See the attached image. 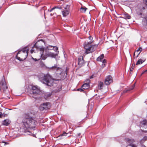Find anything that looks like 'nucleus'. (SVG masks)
<instances>
[{
  "mask_svg": "<svg viewBox=\"0 0 147 147\" xmlns=\"http://www.w3.org/2000/svg\"><path fill=\"white\" fill-rule=\"evenodd\" d=\"M26 118L22 121L23 126L24 128L34 129L37 124L35 119L32 117H25Z\"/></svg>",
  "mask_w": 147,
  "mask_h": 147,
  "instance_id": "obj_1",
  "label": "nucleus"
},
{
  "mask_svg": "<svg viewBox=\"0 0 147 147\" xmlns=\"http://www.w3.org/2000/svg\"><path fill=\"white\" fill-rule=\"evenodd\" d=\"M39 79L40 81L47 86H51L53 85V80L49 74H42L40 76Z\"/></svg>",
  "mask_w": 147,
  "mask_h": 147,
  "instance_id": "obj_2",
  "label": "nucleus"
},
{
  "mask_svg": "<svg viewBox=\"0 0 147 147\" xmlns=\"http://www.w3.org/2000/svg\"><path fill=\"white\" fill-rule=\"evenodd\" d=\"M30 46L24 48L19 51L16 56V59L20 61H23L26 58L28 53Z\"/></svg>",
  "mask_w": 147,
  "mask_h": 147,
  "instance_id": "obj_3",
  "label": "nucleus"
},
{
  "mask_svg": "<svg viewBox=\"0 0 147 147\" xmlns=\"http://www.w3.org/2000/svg\"><path fill=\"white\" fill-rule=\"evenodd\" d=\"M92 41H91L89 42H85L83 45L84 48L85 50V54H87L93 52L97 47L96 45H92Z\"/></svg>",
  "mask_w": 147,
  "mask_h": 147,
  "instance_id": "obj_4",
  "label": "nucleus"
},
{
  "mask_svg": "<svg viewBox=\"0 0 147 147\" xmlns=\"http://www.w3.org/2000/svg\"><path fill=\"white\" fill-rule=\"evenodd\" d=\"M41 93V91L39 87L35 86H32L30 93L33 98H36L37 97V96L40 94Z\"/></svg>",
  "mask_w": 147,
  "mask_h": 147,
  "instance_id": "obj_5",
  "label": "nucleus"
},
{
  "mask_svg": "<svg viewBox=\"0 0 147 147\" xmlns=\"http://www.w3.org/2000/svg\"><path fill=\"white\" fill-rule=\"evenodd\" d=\"M43 53L44 52H42L41 53H40V58L44 60H45L48 57L54 58L57 55L56 54L49 52L48 51L46 50H45V53L44 55Z\"/></svg>",
  "mask_w": 147,
  "mask_h": 147,
  "instance_id": "obj_6",
  "label": "nucleus"
},
{
  "mask_svg": "<svg viewBox=\"0 0 147 147\" xmlns=\"http://www.w3.org/2000/svg\"><path fill=\"white\" fill-rule=\"evenodd\" d=\"M45 44L43 40L41 39L38 40L36 43L34 44V45L36 47L37 49H39L40 52H44L45 49L42 47L43 45Z\"/></svg>",
  "mask_w": 147,
  "mask_h": 147,
  "instance_id": "obj_7",
  "label": "nucleus"
},
{
  "mask_svg": "<svg viewBox=\"0 0 147 147\" xmlns=\"http://www.w3.org/2000/svg\"><path fill=\"white\" fill-rule=\"evenodd\" d=\"M49 69H50L56 70L57 71V72H56V74H57L59 77L61 78L62 77L61 76H59V75H61V74L63 75L64 74V72L63 71V69L57 67L56 65H55L54 66L50 67Z\"/></svg>",
  "mask_w": 147,
  "mask_h": 147,
  "instance_id": "obj_8",
  "label": "nucleus"
},
{
  "mask_svg": "<svg viewBox=\"0 0 147 147\" xmlns=\"http://www.w3.org/2000/svg\"><path fill=\"white\" fill-rule=\"evenodd\" d=\"M70 5H67L64 9H62L61 10L63 17H65L68 15L70 12Z\"/></svg>",
  "mask_w": 147,
  "mask_h": 147,
  "instance_id": "obj_9",
  "label": "nucleus"
},
{
  "mask_svg": "<svg viewBox=\"0 0 147 147\" xmlns=\"http://www.w3.org/2000/svg\"><path fill=\"white\" fill-rule=\"evenodd\" d=\"M7 88V86L4 79H2L0 82V90H2L4 91Z\"/></svg>",
  "mask_w": 147,
  "mask_h": 147,
  "instance_id": "obj_10",
  "label": "nucleus"
},
{
  "mask_svg": "<svg viewBox=\"0 0 147 147\" xmlns=\"http://www.w3.org/2000/svg\"><path fill=\"white\" fill-rule=\"evenodd\" d=\"M50 107V105L49 103H44L40 105V109L43 110L44 109H47Z\"/></svg>",
  "mask_w": 147,
  "mask_h": 147,
  "instance_id": "obj_11",
  "label": "nucleus"
},
{
  "mask_svg": "<svg viewBox=\"0 0 147 147\" xmlns=\"http://www.w3.org/2000/svg\"><path fill=\"white\" fill-rule=\"evenodd\" d=\"M113 82L112 78L110 76H107L105 78V83L106 85H109Z\"/></svg>",
  "mask_w": 147,
  "mask_h": 147,
  "instance_id": "obj_12",
  "label": "nucleus"
},
{
  "mask_svg": "<svg viewBox=\"0 0 147 147\" xmlns=\"http://www.w3.org/2000/svg\"><path fill=\"white\" fill-rule=\"evenodd\" d=\"M85 63L83 57H80L78 58V64L80 66H82Z\"/></svg>",
  "mask_w": 147,
  "mask_h": 147,
  "instance_id": "obj_13",
  "label": "nucleus"
},
{
  "mask_svg": "<svg viewBox=\"0 0 147 147\" xmlns=\"http://www.w3.org/2000/svg\"><path fill=\"white\" fill-rule=\"evenodd\" d=\"M140 125L141 127H144L145 129H147V121L144 120L141 122Z\"/></svg>",
  "mask_w": 147,
  "mask_h": 147,
  "instance_id": "obj_14",
  "label": "nucleus"
},
{
  "mask_svg": "<svg viewBox=\"0 0 147 147\" xmlns=\"http://www.w3.org/2000/svg\"><path fill=\"white\" fill-rule=\"evenodd\" d=\"M146 58L145 57H142L137 61L136 63V65H138L142 63L146 60Z\"/></svg>",
  "mask_w": 147,
  "mask_h": 147,
  "instance_id": "obj_15",
  "label": "nucleus"
},
{
  "mask_svg": "<svg viewBox=\"0 0 147 147\" xmlns=\"http://www.w3.org/2000/svg\"><path fill=\"white\" fill-rule=\"evenodd\" d=\"M123 18L125 19H130L131 18L130 16L126 13H125L122 14Z\"/></svg>",
  "mask_w": 147,
  "mask_h": 147,
  "instance_id": "obj_16",
  "label": "nucleus"
},
{
  "mask_svg": "<svg viewBox=\"0 0 147 147\" xmlns=\"http://www.w3.org/2000/svg\"><path fill=\"white\" fill-rule=\"evenodd\" d=\"M90 86L88 83H85L82 86V87L84 89H87L89 88Z\"/></svg>",
  "mask_w": 147,
  "mask_h": 147,
  "instance_id": "obj_17",
  "label": "nucleus"
},
{
  "mask_svg": "<svg viewBox=\"0 0 147 147\" xmlns=\"http://www.w3.org/2000/svg\"><path fill=\"white\" fill-rule=\"evenodd\" d=\"M142 50V49L141 47H139L138 49L134 53V55L135 54H137V57H138V55L140 54Z\"/></svg>",
  "mask_w": 147,
  "mask_h": 147,
  "instance_id": "obj_18",
  "label": "nucleus"
},
{
  "mask_svg": "<svg viewBox=\"0 0 147 147\" xmlns=\"http://www.w3.org/2000/svg\"><path fill=\"white\" fill-rule=\"evenodd\" d=\"M104 86L103 82L101 81H99L98 82V89L99 90H101L102 88Z\"/></svg>",
  "mask_w": 147,
  "mask_h": 147,
  "instance_id": "obj_19",
  "label": "nucleus"
},
{
  "mask_svg": "<svg viewBox=\"0 0 147 147\" xmlns=\"http://www.w3.org/2000/svg\"><path fill=\"white\" fill-rule=\"evenodd\" d=\"M11 121L8 119H7L4 120L3 122V124L6 126L8 125L10 123Z\"/></svg>",
  "mask_w": 147,
  "mask_h": 147,
  "instance_id": "obj_20",
  "label": "nucleus"
},
{
  "mask_svg": "<svg viewBox=\"0 0 147 147\" xmlns=\"http://www.w3.org/2000/svg\"><path fill=\"white\" fill-rule=\"evenodd\" d=\"M54 46H53L51 45H49L46 48L45 50L49 51V50H53L54 49Z\"/></svg>",
  "mask_w": 147,
  "mask_h": 147,
  "instance_id": "obj_21",
  "label": "nucleus"
},
{
  "mask_svg": "<svg viewBox=\"0 0 147 147\" xmlns=\"http://www.w3.org/2000/svg\"><path fill=\"white\" fill-rule=\"evenodd\" d=\"M125 140L126 142L130 144H132L134 142V141L133 139H129V138L126 139Z\"/></svg>",
  "mask_w": 147,
  "mask_h": 147,
  "instance_id": "obj_22",
  "label": "nucleus"
},
{
  "mask_svg": "<svg viewBox=\"0 0 147 147\" xmlns=\"http://www.w3.org/2000/svg\"><path fill=\"white\" fill-rule=\"evenodd\" d=\"M104 57V55L102 54L97 58V60L98 61H101V60Z\"/></svg>",
  "mask_w": 147,
  "mask_h": 147,
  "instance_id": "obj_23",
  "label": "nucleus"
},
{
  "mask_svg": "<svg viewBox=\"0 0 147 147\" xmlns=\"http://www.w3.org/2000/svg\"><path fill=\"white\" fill-rule=\"evenodd\" d=\"M137 13L139 16H142V10L139 9H137Z\"/></svg>",
  "mask_w": 147,
  "mask_h": 147,
  "instance_id": "obj_24",
  "label": "nucleus"
},
{
  "mask_svg": "<svg viewBox=\"0 0 147 147\" xmlns=\"http://www.w3.org/2000/svg\"><path fill=\"white\" fill-rule=\"evenodd\" d=\"M32 48L30 50V53H33L35 52L34 51L35 50V49H37L36 48V47L34 45V46L32 47Z\"/></svg>",
  "mask_w": 147,
  "mask_h": 147,
  "instance_id": "obj_25",
  "label": "nucleus"
},
{
  "mask_svg": "<svg viewBox=\"0 0 147 147\" xmlns=\"http://www.w3.org/2000/svg\"><path fill=\"white\" fill-rule=\"evenodd\" d=\"M87 8L86 7H82L80 9V11L82 12H85Z\"/></svg>",
  "mask_w": 147,
  "mask_h": 147,
  "instance_id": "obj_26",
  "label": "nucleus"
},
{
  "mask_svg": "<svg viewBox=\"0 0 147 147\" xmlns=\"http://www.w3.org/2000/svg\"><path fill=\"white\" fill-rule=\"evenodd\" d=\"M51 95V93H47L46 94L45 96V98L46 99L48 97H50Z\"/></svg>",
  "mask_w": 147,
  "mask_h": 147,
  "instance_id": "obj_27",
  "label": "nucleus"
},
{
  "mask_svg": "<svg viewBox=\"0 0 147 147\" xmlns=\"http://www.w3.org/2000/svg\"><path fill=\"white\" fill-rule=\"evenodd\" d=\"M40 64V66L42 67H44L45 66V65L42 62H41Z\"/></svg>",
  "mask_w": 147,
  "mask_h": 147,
  "instance_id": "obj_28",
  "label": "nucleus"
},
{
  "mask_svg": "<svg viewBox=\"0 0 147 147\" xmlns=\"http://www.w3.org/2000/svg\"><path fill=\"white\" fill-rule=\"evenodd\" d=\"M54 8H55V9L57 8V9H61L62 10V7L60 5H58V6H55V7H54Z\"/></svg>",
  "mask_w": 147,
  "mask_h": 147,
  "instance_id": "obj_29",
  "label": "nucleus"
},
{
  "mask_svg": "<svg viewBox=\"0 0 147 147\" xmlns=\"http://www.w3.org/2000/svg\"><path fill=\"white\" fill-rule=\"evenodd\" d=\"M27 134H28V135H32V136H33V137H34L35 136V135L34 134H32L30 131H28L27 132Z\"/></svg>",
  "mask_w": 147,
  "mask_h": 147,
  "instance_id": "obj_30",
  "label": "nucleus"
},
{
  "mask_svg": "<svg viewBox=\"0 0 147 147\" xmlns=\"http://www.w3.org/2000/svg\"><path fill=\"white\" fill-rule=\"evenodd\" d=\"M85 82H86V83H88L89 84L90 81L89 79H87L85 80Z\"/></svg>",
  "mask_w": 147,
  "mask_h": 147,
  "instance_id": "obj_31",
  "label": "nucleus"
},
{
  "mask_svg": "<svg viewBox=\"0 0 147 147\" xmlns=\"http://www.w3.org/2000/svg\"><path fill=\"white\" fill-rule=\"evenodd\" d=\"M144 1L146 5V7L147 8V0H144Z\"/></svg>",
  "mask_w": 147,
  "mask_h": 147,
  "instance_id": "obj_32",
  "label": "nucleus"
},
{
  "mask_svg": "<svg viewBox=\"0 0 147 147\" xmlns=\"http://www.w3.org/2000/svg\"><path fill=\"white\" fill-rule=\"evenodd\" d=\"M83 89H82V88H79V89H77V90L78 91H80L81 92H82L83 91Z\"/></svg>",
  "mask_w": 147,
  "mask_h": 147,
  "instance_id": "obj_33",
  "label": "nucleus"
},
{
  "mask_svg": "<svg viewBox=\"0 0 147 147\" xmlns=\"http://www.w3.org/2000/svg\"><path fill=\"white\" fill-rule=\"evenodd\" d=\"M106 63V61L105 59H104L102 61V63L105 64Z\"/></svg>",
  "mask_w": 147,
  "mask_h": 147,
  "instance_id": "obj_34",
  "label": "nucleus"
},
{
  "mask_svg": "<svg viewBox=\"0 0 147 147\" xmlns=\"http://www.w3.org/2000/svg\"><path fill=\"white\" fill-rule=\"evenodd\" d=\"M67 134L66 133L64 132L62 134H61V135L63 136H66Z\"/></svg>",
  "mask_w": 147,
  "mask_h": 147,
  "instance_id": "obj_35",
  "label": "nucleus"
},
{
  "mask_svg": "<svg viewBox=\"0 0 147 147\" xmlns=\"http://www.w3.org/2000/svg\"><path fill=\"white\" fill-rule=\"evenodd\" d=\"M134 86H135V85H134V84L132 86V87L129 90H132V89H133Z\"/></svg>",
  "mask_w": 147,
  "mask_h": 147,
  "instance_id": "obj_36",
  "label": "nucleus"
},
{
  "mask_svg": "<svg viewBox=\"0 0 147 147\" xmlns=\"http://www.w3.org/2000/svg\"><path fill=\"white\" fill-rule=\"evenodd\" d=\"M54 48H55V51H56L58 50V48L56 47H54Z\"/></svg>",
  "mask_w": 147,
  "mask_h": 147,
  "instance_id": "obj_37",
  "label": "nucleus"
},
{
  "mask_svg": "<svg viewBox=\"0 0 147 147\" xmlns=\"http://www.w3.org/2000/svg\"><path fill=\"white\" fill-rule=\"evenodd\" d=\"M89 39L90 40H92V36H90L89 37ZM91 41H92L91 40Z\"/></svg>",
  "mask_w": 147,
  "mask_h": 147,
  "instance_id": "obj_38",
  "label": "nucleus"
},
{
  "mask_svg": "<svg viewBox=\"0 0 147 147\" xmlns=\"http://www.w3.org/2000/svg\"><path fill=\"white\" fill-rule=\"evenodd\" d=\"M61 88H59L58 90H56L55 91V92H57L59 91H60L61 90Z\"/></svg>",
  "mask_w": 147,
  "mask_h": 147,
  "instance_id": "obj_39",
  "label": "nucleus"
},
{
  "mask_svg": "<svg viewBox=\"0 0 147 147\" xmlns=\"http://www.w3.org/2000/svg\"><path fill=\"white\" fill-rule=\"evenodd\" d=\"M105 65V64H102V68L104 67Z\"/></svg>",
  "mask_w": 147,
  "mask_h": 147,
  "instance_id": "obj_40",
  "label": "nucleus"
},
{
  "mask_svg": "<svg viewBox=\"0 0 147 147\" xmlns=\"http://www.w3.org/2000/svg\"><path fill=\"white\" fill-rule=\"evenodd\" d=\"M55 9V8H54V7H53L52 8L50 11H49L50 12H51L52 11V10H54V9Z\"/></svg>",
  "mask_w": 147,
  "mask_h": 147,
  "instance_id": "obj_41",
  "label": "nucleus"
},
{
  "mask_svg": "<svg viewBox=\"0 0 147 147\" xmlns=\"http://www.w3.org/2000/svg\"><path fill=\"white\" fill-rule=\"evenodd\" d=\"M132 147H137V146L134 144H132L131 145Z\"/></svg>",
  "mask_w": 147,
  "mask_h": 147,
  "instance_id": "obj_42",
  "label": "nucleus"
},
{
  "mask_svg": "<svg viewBox=\"0 0 147 147\" xmlns=\"http://www.w3.org/2000/svg\"><path fill=\"white\" fill-rule=\"evenodd\" d=\"M133 69L134 68L133 67H131L130 69V70L131 71H132Z\"/></svg>",
  "mask_w": 147,
  "mask_h": 147,
  "instance_id": "obj_43",
  "label": "nucleus"
},
{
  "mask_svg": "<svg viewBox=\"0 0 147 147\" xmlns=\"http://www.w3.org/2000/svg\"><path fill=\"white\" fill-rule=\"evenodd\" d=\"M93 78V75H92V76H91L90 77V79L92 78Z\"/></svg>",
  "mask_w": 147,
  "mask_h": 147,
  "instance_id": "obj_44",
  "label": "nucleus"
},
{
  "mask_svg": "<svg viewBox=\"0 0 147 147\" xmlns=\"http://www.w3.org/2000/svg\"><path fill=\"white\" fill-rule=\"evenodd\" d=\"M2 115V113H1L0 114V117H1Z\"/></svg>",
  "mask_w": 147,
  "mask_h": 147,
  "instance_id": "obj_45",
  "label": "nucleus"
},
{
  "mask_svg": "<svg viewBox=\"0 0 147 147\" xmlns=\"http://www.w3.org/2000/svg\"><path fill=\"white\" fill-rule=\"evenodd\" d=\"M2 142L5 143V144H8V143H7V142Z\"/></svg>",
  "mask_w": 147,
  "mask_h": 147,
  "instance_id": "obj_46",
  "label": "nucleus"
},
{
  "mask_svg": "<svg viewBox=\"0 0 147 147\" xmlns=\"http://www.w3.org/2000/svg\"><path fill=\"white\" fill-rule=\"evenodd\" d=\"M81 135V134L80 133H78V136H80Z\"/></svg>",
  "mask_w": 147,
  "mask_h": 147,
  "instance_id": "obj_47",
  "label": "nucleus"
},
{
  "mask_svg": "<svg viewBox=\"0 0 147 147\" xmlns=\"http://www.w3.org/2000/svg\"><path fill=\"white\" fill-rule=\"evenodd\" d=\"M147 71V70H146L145 71H144L143 73H142V74L146 72Z\"/></svg>",
  "mask_w": 147,
  "mask_h": 147,
  "instance_id": "obj_48",
  "label": "nucleus"
},
{
  "mask_svg": "<svg viewBox=\"0 0 147 147\" xmlns=\"http://www.w3.org/2000/svg\"><path fill=\"white\" fill-rule=\"evenodd\" d=\"M44 16H45V11H44Z\"/></svg>",
  "mask_w": 147,
  "mask_h": 147,
  "instance_id": "obj_49",
  "label": "nucleus"
},
{
  "mask_svg": "<svg viewBox=\"0 0 147 147\" xmlns=\"http://www.w3.org/2000/svg\"><path fill=\"white\" fill-rule=\"evenodd\" d=\"M51 16H53V14H52L51 13Z\"/></svg>",
  "mask_w": 147,
  "mask_h": 147,
  "instance_id": "obj_50",
  "label": "nucleus"
}]
</instances>
